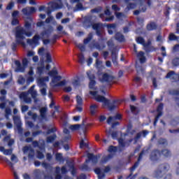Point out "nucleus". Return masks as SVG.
Returning <instances> with one entry per match:
<instances>
[{
  "label": "nucleus",
  "instance_id": "obj_55",
  "mask_svg": "<svg viewBox=\"0 0 179 179\" xmlns=\"http://www.w3.org/2000/svg\"><path fill=\"white\" fill-rule=\"evenodd\" d=\"M17 82L19 85H24V82H26V80L22 76H19Z\"/></svg>",
  "mask_w": 179,
  "mask_h": 179
},
{
  "label": "nucleus",
  "instance_id": "obj_38",
  "mask_svg": "<svg viewBox=\"0 0 179 179\" xmlns=\"http://www.w3.org/2000/svg\"><path fill=\"white\" fill-rule=\"evenodd\" d=\"M115 38L117 40V41H120V43H122V41L124 40V35H122L121 33H117L115 34Z\"/></svg>",
  "mask_w": 179,
  "mask_h": 179
},
{
  "label": "nucleus",
  "instance_id": "obj_18",
  "mask_svg": "<svg viewBox=\"0 0 179 179\" xmlns=\"http://www.w3.org/2000/svg\"><path fill=\"white\" fill-rule=\"evenodd\" d=\"M83 0H70L71 3H77L74 10H83V6L80 3Z\"/></svg>",
  "mask_w": 179,
  "mask_h": 179
},
{
  "label": "nucleus",
  "instance_id": "obj_20",
  "mask_svg": "<svg viewBox=\"0 0 179 179\" xmlns=\"http://www.w3.org/2000/svg\"><path fill=\"white\" fill-rule=\"evenodd\" d=\"M92 29L96 31V34L97 36H100V34H101V29H103V24L101 23H95L94 24H92Z\"/></svg>",
  "mask_w": 179,
  "mask_h": 179
},
{
  "label": "nucleus",
  "instance_id": "obj_53",
  "mask_svg": "<svg viewBox=\"0 0 179 179\" xmlns=\"http://www.w3.org/2000/svg\"><path fill=\"white\" fill-rule=\"evenodd\" d=\"M104 45H100L99 43H96L94 45L93 47H91V48H96V50H103Z\"/></svg>",
  "mask_w": 179,
  "mask_h": 179
},
{
  "label": "nucleus",
  "instance_id": "obj_62",
  "mask_svg": "<svg viewBox=\"0 0 179 179\" xmlns=\"http://www.w3.org/2000/svg\"><path fill=\"white\" fill-rule=\"evenodd\" d=\"M173 65H174L175 66H178L179 65V59L178 58H176L173 60L172 62Z\"/></svg>",
  "mask_w": 179,
  "mask_h": 179
},
{
  "label": "nucleus",
  "instance_id": "obj_25",
  "mask_svg": "<svg viewBox=\"0 0 179 179\" xmlns=\"http://www.w3.org/2000/svg\"><path fill=\"white\" fill-rule=\"evenodd\" d=\"M148 134H149V132L148 131H143L142 133H138L136 134V136L134 138V143H136L138 139H139V138H141V136H143V138H145L146 136V135H148Z\"/></svg>",
  "mask_w": 179,
  "mask_h": 179
},
{
  "label": "nucleus",
  "instance_id": "obj_58",
  "mask_svg": "<svg viewBox=\"0 0 179 179\" xmlns=\"http://www.w3.org/2000/svg\"><path fill=\"white\" fill-rule=\"evenodd\" d=\"M12 17H13V19H17V17H19V11L15 10L12 13Z\"/></svg>",
  "mask_w": 179,
  "mask_h": 179
},
{
  "label": "nucleus",
  "instance_id": "obj_12",
  "mask_svg": "<svg viewBox=\"0 0 179 179\" xmlns=\"http://www.w3.org/2000/svg\"><path fill=\"white\" fill-rule=\"evenodd\" d=\"M44 34H41V36L36 34L32 39H27V43L29 44V45H38V44H40L38 40H44Z\"/></svg>",
  "mask_w": 179,
  "mask_h": 179
},
{
  "label": "nucleus",
  "instance_id": "obj_47",
  "mask_svg": "<svg viewBox=\"0 0 179 179\" xmlns=\"http://www.w3.org/2000/svg\"><path fill=\"white\" fill-rule=\"evenodd\" d=\"M117 150L118 149L117 148V147L110 145L108 150V152H109V153H115V152H117Z\"/></svg>",
  "mask_w": 179,
  "mask_h": 179
},
{
  "label": "nucleus",
  "instance_id": "obj_9",
  "mask_svg": "<svg viewBox=\"0 0 179 179\" xmlns=\"http://www.w3.org/2000/svg\"><path fill=\"white\" fill-rule=\"evenodd\" d=\"M45 141L44 140H40L39 143L37 141L33 142V146L35 148L38 147L39 149V150H37L38 159H44V154L43 152H45Z\"/></svg>",
  "mask_w": 179,
  "mask_h": 179
},
{
  "label": "nucleus",
  "instance_id": "obj_32",
  "mask_svg": "<svg viewBox=\"0 0 179 179\" xmlns=\"http://www.w3.org/2000/svg\"><path fill=\"white\" fill-rule=\"evenodd\" d=\"M64 134H65L64 142H67L68 141H69V139H71V134H69V130H68V129H64Z\"/></svg>",
  "mask_w": 179,
  "mask_h": 179
},
{
  "label": "nucleus",
  "instance_id": "obj_15",
  "mask_svg": "<svg viewBox=\"0 0 179 179\" xmlns=\"http://www.w3.org/2000/svg\"><path fill=\"white\" fill-rule=\"evenodd\" d=\"M3 162H6L8 164V166L10 167L12 171H13V175L15 179H20L19 176H17V173H16V171H15V166H13V163L10 162L8 158L3 157Z\"/></svg>",
  "mask_w": 179,
  "mask_h": 179
},
{
  "label": "nucleus",
  "instance_id": "obj_13",
  "mask_svg": "<svg viewBox=\"0 0 179 179\" xmlns=\"http://www.w3.org/2000/svg\"><path fill=\"white\" fill-rule=\"evenodd\" d=\"M110 171V167L107 166L104 169L96 168L94 170V173L97 174L99 179H103L105 177L104 173H108Z\"/></svg>",
  "mask_w": 179,
  "mask_h": 179
},
{
  "label": "nucleus",
  "instance_id": "obj_48",
  "mask_svg": "<svg viewBox=\"0 0 179 179\" xmlns=\"http://www.w3.org/2000/svg\"><path fill=\"white\" fill-rule=\"evenodd\" d=\"M92 38H93V34H90L88 35V37L84 40V44H88L89 42L92 40Z\"/></svg>",
  "mask_w": 179,
  "mask_h": 179
},
{
  "label": "nucleus",
  "instance_id": "obj_16",
  "mask_svg": "<svg viewBox=\"0 0 179 179\" xmlns=\"http://www.w3.org/2000/svg\"><path fill=\"white\" fill-rule=\"evenodd\" d=\"M24 155L28 156V157H32L34 155V150L31 147L25 146L23 148Z\"/></svg>",
  "mask_w": 179,
  "mask_h": 179
},
{
  "label": "nucleus",
  "instance_id": "obj_41",
  "mask_svg": "<svg viewBox=\"0 0 179 179\" xmlns=\"http://www.w3.org/2000/svg\"><path fill=\"white\" fill-rule=\"evenodd\" d=\"M45 113H47V108H42L40 110V114L42 120H45Z\"/></svg>",
  "mask_w": 179,
  "mask_h": 179
},
{
  "label": "nucleus",
  "instance_id": "obj_64",
  "mask_svg": "<svg viewBox=\"0 0 179 179\" xmlns=\"http://www.w3.org/2000/svg\"><path fill=\"white\" fill-rule=\"evenodd\" d=\"M78 58L80 59V62L81 64H85V56H83L82 54L78 56Z\"/></svg>",
  "mask_w": 179,
  "mask_h": 179
},
{
  "label": "nucleus",
  "instance_id": "obj_60",
  "mask_svg": "<svg viewBox=\"0 0 179 179\" xmlns=\"http://www.w3.org/2000/svg\"><path fill=\"white\" fill-rule=\"evenodd\" d=\"M22 13H23L24 15H30V13L29 12V7H27V8H23V9L22 10Z\"/></svg>",
  "mask_w": 179,
  "mask_h": 179
},
{
  "label": "nucleus",
  "instance_id": "obj_61",
  "mask_svg": "<svg viewBox=\"0 0 179 179\" xmlns=\"http://www.w3.org/2000/svg\"><path fill=\"white\" fill-rule=\"evenodd\" d=\"M11 24L13 26H16V24H19V20H17V18H13Z\"/></svg>",
  "mask_w": 179,
  "mask_h": 179
},
{
  "label": "nucleus",
  "instance_id": "obj_45",
  "mask_svg": "<svg viewBox=\"0 0 179 179\" xmlns=\"http://www.w3.org/2000/svg\"><path fill=\"white\" fill-rule=\"evenodd\" d=\"M36 73L40 76L43 75L44 73V66H38L36 69Z\"/></svg>",
  "mask_w": 179,
  "mask_h": 179
},
{
  "label": "nucleus",
  "instance_id": "obj_56",
  "mask_svg": "<svg viewBox=\"0 0 179 179\" xmlns=\"http://www.w3.org/2000/svg\"><path fill=\"white\" fill-rule=\"evenodd\" d=\"M59 167H57L56 168V176H55V179H62V177L60 176V175H59Z\"/></svg>",
  "mask_w": 179,
  "mask_h": 179
},
{
  "label": "nucleus",
  "instance_id": "obj_5",
  "mask_svg": "<svg viewBox=\"0 0 179 179\" xmlns=\"http://www.w3.org/2000/svg\"><path fill=\"white\" fill-rule=\"evenodd\" d=\"M135 134V130H131V128H128L127 133L125 134H122L120 138L118 139L119 145L120 148H125L129 146L132 139H129L131 135Z\"/></svg>",
  "mask_w": 179,
  "mask_h": 179
},
{
  "label": "nucleus",
  "instance_id": "obj_2",
  "mask_svg": "<svg viewBox=\"0 0 179 179\" xmlns=\"http://www.w3.org/2000/svg\"><path fill=\"white\" fill-rule=\"evenodd\" d=\"M96 67L98 69L99 79L102 83H111V82L115 79L114 73L111 71H108L104 73L100 72L102 69H104V66H103V62H100L99 59H96Z\"/></svg>",
  "mask_w": 179,
  "mask_h": 179
},
{
  "label": "nucleus",
  "instance_id": "obj_23",
  "mask_svg": "<svg viewBox=\"0 0 179 179\" xmlns=\"http://www.w3.org/2000/svg\"><path fill=\"white\" fill-rule=\"evenodd\" d=\"M15 64L16 65V72H24V69H26V68L22 64H20V62L19 61H15Z\"/></svg>",
  "mask_w": 179,
  "mask_h": 179
},
{
  "label": "nucleus",
  "instance_id": "obj_31",
  "mask_svg": "<svg viewBox=\"0 0 179 179\" xmlns=\"http://www.w3.org/2000/svg\"><path fill=\"white\" fill-rule=\"evenodd\" d=\"M97 108H99V106L96 104H92L90 107V113L92 115H94L97 113Z\"/></svg>",
  "mask_w": 179,
  "mask_h": 179
},
{
  "label": "nucleus",
  "instance_id": "obj_27",
  "mask_svg": "<svg viewBox=\"0 0 179 179\" xmlns=\"http://www.w3.org/2000/svg\"><path fill=\"white\" fill-rule=\"evenodd\" d=\"M14 124L16 125L18 129H20V127L22 125V122H20V117L19 116H14L13 117Z\"/></svg>",
  "mask_w": 179,
  "mask_h": 179
},
{
  "label": "nucleus",
  "instance_id": "obj_14",
  "mask_svg": "<svg viewBox=\"0 0 179 179\" xmlns=\"http://www.w3.org/2000/svg\"><path fill=\"white\" fill-rule=\"evenodd\" d=\"M117 120H121V115L117 114L115 117H109L107 120V122L109 125H112V128H114L115 125H118Z\"/></svg>",
  "mask_w": 179,
  "mask_h": 179
},
{
  "label": "nucleus",
  "instance_id": "obj_52",
  "mask_svg": "<svg viewBox=\"0 0 179 179\" xmlns=\"http://www.w3.org/2000/svg\"><path fill=\"white\" fill-rule=\"evenodd\" d=\"M115 16L120 20H122V19H124V17H125V15L122 14V13H116Z\"/></svg>",
  "mask_w": 179,
  "mask_h": 179
},
{
  "label": "nucleus",
  "instance_id": "obj_11",
  "mask_svg": "<svg viewBox=\"0 0 179 179\" xmlns=\"http://www.w3.org/2000/svg\"><path fill=\"white\" fill-rule=\"evenodd\" d=\"M61 79H62L61 76L53 77L50 82V86H52V87H60L61 86H65L66 85V80H64L61 81Z\"/></svg>",
  "mask_w": 179,
  "mask_h": 179
},
{
  "label": "nucleus",
  "instance_id": "obj_46",
  "mask_svg": "<svg viewBox=\"0 0 179 179\" xmlns=\"http://www.w3.org/2000/svg\"><path fill=\"white\" fill-rule=\"evenodd\" d=\"M77 106H82L83 104V99H82V96L77 95L76 96Z\"/></svg>",
  "mask_w": 179,
  "mask_h": 179
},
{
  "label": "nucleus",
  "instance_id": "obj_22",
  "mask_svg": "<svg viewBox=\"0 0 179 179\" xmlns=\"http://www.w3.org/2000/svg\"><path fill=\"white\" fill-rule=\"evenodd\" d=\"M108 32L109 34H113L115 31H117V25L115 24H107Z\"/></svg>",
  "mask_w": 179,
  "mask_h": 179
},
{
  "label": "nucleus",
  "instance_id": "obj_17",
  "mask_svg": "<svg viewBox=\"0 0 179 179\" xmlns=\"http://www.w3.org/2000/svg\"><path fill=\"white\" fill-rule=\"evenodd\" d=\"M28 75L29 76L27 79V85H30L31 83H33V82H34V78L33 77V75H34V71L33 70V67L29 68Z\"/></svg>",
  "mask_w": 179,
  "mask_h": 179
},
{
  "label": "nucleus",
  "instance_id": "obj_57",
  "mask_svg": "<svg viewBox=\"0 0 179 179\" xmlns=\"http://www.w3.org/2000/svg\"><path fill=\"white\" fill-rule=\"evenodd\" d=\"M13 6H15V3H13V1L10 2L6 7L7 10H10V9L13 8Z\"/></svg>",
  "mask_w": 179,
  "mask_h": 179
},
{
  "label": "nucleus",
  "instance_id": "obj_39",
  "mask_svg": "<svg viewBox=\"0 0 179 179\" xmlns=\"http://www.w3.org/2000/svg\"><path fill=\"white\" fill-rule=\"evenodd\" d=\"M156 27H157V25L155 22H151L147 25L148 30H155Z\"/></svg>",
  "mask_w": 179,
  "mask_h": 179
},
{
  "label": "nucleus",
  "instance_id": "obj_43",
  "mask_svg": "<svg viewBox=\"0 0 179 179\" xmlns=\"http://www.w3.org/2000/svg\"><path fill=\"white\" fill-rule=\"evenodd\" d=\"M5 117L6 118V120H9V115H12V110H10V108H6L5 110Z\"/></svg>",
  "mask_w": 179,
  "mask_h": 179
},
{
  "label": "nucleus",
  "instance_id": "obj_54",
  "mask_svg": "<svg viewBox=\"0 0 179 179\" xmlns=\"http://www.w3.org/2000/svg\"><path fill=\"white\" fill-rule=\"evenodd\" d=\"M169 40H171V41H178V38H177L176 35H174V34H171L169 35Z\"/></svg>",
  "mask_w": 179,
  "mask_h": 179
},
{
  "label": "nucleus",
  "instance_id": "obj_26",
  "mask_svg": "<svg viewBox=\"0 0 179 179\" xmlns=\"http://www.w3.org/2000/svg\"><path fill=\"white\" fill-rule=\"evenodd\" d=\"M164 173L162 171V170L159 168L158 169H157L154 173H153V176L155 177V178H162V177H163V175Z\"/></svg>",
  "mask_w": 179,
  "mask_h": 179
},
{
  "label": "nucleus",
  "instance_id": "obj_28",
  "mask_svg": "<svg viewBox=\"0 0 179 179\" xmlns=\"http://www.w3.org/2000/svg\"><path fill=\"white\" fill-rule=\"evenodd\" d=\"M52 31H54V27L50 26L48 27V29L46 31H45L44 32H42L41 34H43L44 38H47V37H48V36H50V34H51Z\"/></svg>",
  "mask_w": 179,
  "mask_h": 179
},
{
  "label": "nucleus",
  "instance_id": "obj_49",
  "mask_svg": "<svg viewBox=\"0 0 179 179\" xmlns=\"http://www.w3.org/2000/svg\"><path fill=\"white\" fill-rule=\"evenodd\" d=\"M136 68L138 73H141V72H143V69H142V66L139 64L138 62L136 64Z\"/></svg>",
  "mask_w": 179,
  "mask_h": 179
},
{
  "label": "nucleus",
  "instance_id": "obj_42",
  "mask_svg": "<svg viewBox=\"0 0 179 179\" xmlns=\"http://www.w3.org/2000/svg\"><path fill=\"white\" fill-rule=\"evenodd\" d=\"M72 85H73V87H75V89H76V87L80 85L79 78H74L72 81Z\"/></svg>",
  "mask_w": 179,
  "mask_h": 179
},
{
  "label": "nucleus",
  "instance_id": "obj_19",
  "mask_svg": "<svg viewBox=\"0 0 179 179\" xmlns=\"http://www.w3.org/2000/svg\"><path fill=\"white\" fill-rule=\"evenodd\" d=\"M162 110H163V103H160L157 109V115L155 117V120L154 122V125H156L157 123V121H159V118L163 115V113H162Z\"/></svg>",
  "mask_w": 179,
  "mask_h": 179
},
{
  "label": "nucleus",
  "instance_id": "obj_10",
  "mask_svg": "<svg viewBox=\"0 0 179 179\" xmlns=\"http://www.w3.org/2000/svg\"><path fill=\"white\" fill-rule=\"evenodd\" d=\"M38 54L40 55V57H42V58H45V62L48 64H51V62H52L51 52H50L48 49L41 48L38 51Z\"/></svg>",
  "mask_w": 179,
  "mask_h": 179
},
{
  "label": "nucleus",
  "instance_id": "obj_3",
  "mask_svg": "<svg viewBox=\"0 0 179 179\" xmlns=\"http://www.w3.org/2000/svg\"><path fill=\"white\" fill-rule=\"evenodd\" d=\"M49 5L50 6L46 10V13L48 16L45 20L46 23L52 22V20L54 19V17L51 16V12H54V10H57V9H61L64 5L68 6L66 0H55L53 2L49 3Z\"/></svg>",
  "mask_w": 179,
  "mask_h": 179
},
{
  "label": "nucleus",
  "instance_id": "obj_8",
  "mask_svg": "<svg viewBox=\"0 0 179 179\" xmlns=\"http://www.w3.org/2000/svg\"><path fill=\"white\" fill-rule=\"evenodd\" d=\"M47 82H50V77H39L38 78V86L41 89L42 96H47Z\"/></svg>",
  "mask_w": 179,
  "mask_h": 179
},
{
  "label": "nucleus",
  "instance_id": "obj_36",
  "mask_svg": "<svg viewBox=\"0 0 179 179\" xmlns=\"http://www.w3.org/2000/svg\"><path fill=\"white\" fill-rule=\"evenodd\" d=\"M33 23V20H31V18H28L26 21H25V24H24V27L27 29H30V27H31V24Z\"/></svg>",
  "mask_w": 179,
  "mask_h": 179
},
{
  "label": "nucleus",
  "instance_id": "obj_4",
  "mask_svg": "<svg viewBox=\"0 0 179 179\" xmlns=\"http://www.w3.org/2000/svg\"><path fill=\"white\" fill-rule=\"evenodd\" d=\"M14 34L16 42L17 44H22V45H24V40L26 37H31V36H33V33L31 31H27L22 27H15L14 29Z\"/></svg>",
  "mask_w": 179,
  "mask_h": 179
},
{
  "label": "nucleus",
  "instance_id": "obj_30",
  "mask_svg": "<svg viewBox=\"0 0 179 179\" xmlns=\"http://www.w3.org/2000/svg\"><path fill=\"white\" fill-rule=\"evenodd\" d=\"M136 40L138 44H141L142 45H143V47H145V48H146V47H149V43L146 44V43H145V39H143V38L138 37Z\"/></svg>",
  "mask_w": 179,
  "mask_h": 179
},
{
  "label": "nucleus",
  "instance_id": "obj_37",
  "mask_svg": "<svg viewBox=\"0 0 179 179\" xmlns=\"http://www.w3.org/2000/svg\"><path fill=\"white\" fill-rule=\"evenodd\" d=\"M48 75H49V76H50L52 79V78H55L57 76V75H58V71H57V69H53L52 71L48 73Z\"/></svg>",
  "mask_w": 179,
  "mask_h": 179
},
{
  "label": "nucleus",
  "instance_id": "obj_24",
  "mask_svg": "<svg viewBox=\"0 0 179 179\" xmlns=\"http://www.w3.org/2000/svg\"><path fill=\"white\" fill-rule=\"evenodd\" d=\"M137 58H138L140 61V64H145V62H146V57H145V52L142 51L138 53Z\"/></svg>",
  "mask_w": 179,
  "mask_h": 179
},
{
  "label": "nucleus",
  "instance_id": "obj_34",
  "mask_svg": "<svg viewBox=\"0 0 179 179\" xmlns=\"http://www.w3.org/2000/svg\"><path fill=\"white\" fill-rule=\"evenodd\" d=\"M0 152H2L6 156L12 155V150H5L3 147H0Z\"/></svg>",
  "mask_w": 179,
  "mask_h": 179
},
{
  "label": "nucleus",
  "instance_id": "obj_33",
  "mask_svg": "<svg viewBox=\"0 0 179 179\" xmlns=\"http://www.w3.org/2000/svg\"><path fill=\"white\" fill-rule=\"evenodd\" d=\"M110 159H113V154H110L106 157H102L100 164H106V163L107 162H108V160H110Z\"/></svg>",
  "mask_w": 179,
  "mask_h": 179
},
{
  "label": "nucleus",
  "instance_id": "obj_40",
  "mask_svg": "<svg viewBox=\"0 0 179 179\" xmlns=\"http://www.w3.org/2000/svg\"><path fill=\"white\" fill-rule=\"evenodd\" d=\"M28 115H29V117H31L34 121H37V120H40V117H38L37 114L33 113V112H28Z\"/></svg>",
  "mask_w": 179,
  "mask_h": 179
},
{
  "label": "nucleus",
  "instance_id": "obj_59",
  "mask_svg": "<svg viewBox=\"0 0 179 179\" xmlns=\"http://www.w3.org/2000/svg\"><path fill=\"white\" fill-rule=\"evenodd\" d=\"M56 160H57V162H62V154H61V153H57V154L56 155Z\"/></svg>",
  "mask_w": 179,
  "mask_h": 179
},
{
  "label": "nucleus",
  "instance_id": "obj_63",
  "mask_svg": "<svg viewBox=\"0 0 179 179\" xmlns=\"http://www.w3.org/2000/svg\"><path fill=\"white\" fill-rule=\"evenodd\" d=\"M28 10H29V15L31 14V13H36V8L34 7H28Z\"/></svg>",
  "mask_w": 179,
  "mask_h": 179
},
{
  "label": "nucleus",
  "instance_id": "obj_1",
  "mask_svg": "<svg viewBox=\"0 0 179 179\" xmlns=\"http://www.w3.org/2000/svg\"><path fill=\"white\" fill-rule=\"evenodd\" d=\"M87 75L90 79V89L92 90L90 91V94L93 96L96 101L102 103L103 107H107L110 111L115 110V108H117L118 106L121 104V101L120 100L110 101L106 99V97L103 96L99 95L100 92L99 91H94L96 90V87H94V85H96V81L94 80V71H93V70L89 71L87 72Z\"/></svg>",
  "mask_w": 179,
  "mask_h": 179
},
{
  "label": "nucleus",
  "instance_id": "obj_29",
  "mask_svg": "<svg viewBox=\"0 0 179 179\" xmlns=\"http://www.w3.org/2000/svg\"><path fill=\"white\" fill-rule=\"evenodd\" d=\"M159 169L164 174V173H167L169 170H170V165L169 164H164L159 166Z\"/></svg>",
  "mask_w": 179,
  "mask_h": 179
},
{
  "label": "nucleus",
  "instance_id": "obj_44",
  "mask_svg": "<svg viewBox=\"0 0 179 179\" xmlns=\"http://www.w3.org/2000/svg\"><path fill=\"white\" fill-rule=\"evenodd\" d=\"M56 138H57V136H55V134H53L52 136H50L47 138L46 142L48 143H52V142H54V141H55Z\"/></svg>",
  "mask_w": 179,
  "mask_h": 179
},
{
  "label": "nucleus",
  "instance_id": "obj_51",
  "mask_svg": "<svg viewBox=\"0 0 179 179\" xmlns=\"http://www.w3.org/2000/svg\"><path fill=\"white\" fill-rule=\"evenodd\" d=\"M69 128L71 129V131H78V129L80 128V125L79 124L71 125Z\"/></svg>",
  "mask_w": 179,
  "mask_h": 179
},
{
  "label": "nucleus",
  "instance_id": "obj_50",
  "mask_svg": "<svg viewBox=\"0 0 179 179\" xmlns=\"http://www.w3.org/2000/svg\"><path fill=\"white\" fill-rule=\"evenodd\" d=\"M10 160H11V162H13L12 163L13 164V165L17 163V162H19V160L17 159V157H16V155H11Z\"/></svg>",
  "mask_w": 179,
  "mask_h": 179
},
{
  "label": "nucleus",
  "instance_id": "obj_35",
  "mask_svg": "<svg viewBox=\"0 0 179 179\" xmlns=\"http://www.w3.org/2000/svg\"><path fill=\"white\" fill-rule=\"evenodd\" d=\"M117 59H118V56L117 55V52H112V61L114 64V65H117L118 62H117Z\"/></svg>",
  "mask_w": 179,
  "mask_h": 179
},
{
  "label": "nucleus",
  "instance_id": "obj_6",
  "mask_svg": "<svg viewBox=\"0 0 179 179\" xmlns=\"http://www.w3.org/2000/svg\"><path fill=\"white\" fill-rule=\"evenodd\" d=\"M36 86L33 85L31 87L28 92H22L20 95V99L22 100L24 103H31V98H30L29 94H31L33 99H36L37 96V91L34 90Z\"/></svg>",
  "mask_w": 179,
  "mask_h": 179
},
{
  "label": "nucleus",
  "instance_id": "obj_21",
  "mask_svg": "<svg viewBox=\"0 0 179 179\" xmlns=\"http://www.w3.org/2000/svg\"><path fill=\"white\" fill-rule=\"evenodd\" d=\"M88 159L85 161V163H89V162H92L93 164H96L97 163L98 158L97 157L93 155L92 153H87V155Z\"/></svg>",
  "mask_w": 179,
  "mask_h": 179
},
{
  "label": "nucleus",
  "instance_id": "obj_7",
  "mask_svg": "<svg viewBox=\"0 0 179 179\" xmlns=\"http://www.w3.org/2000/svg\"><path fill=\"white\" fill-rule=\"evenodd\" d=\"M161 156H163L164 157H170L171 156V152L168 149H164L161 152L159 150L152 151L150 155V160L156 162V160L160 159Z\"/></svg>",
  "mask_w": 179,
  "mask_h": 179
}]
</instances>
